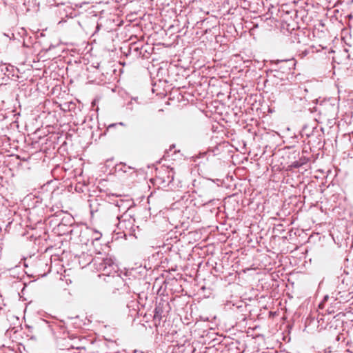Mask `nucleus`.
<instances>
[{
  "instance_id": "nucleus-1",
  "label": "nucleus",
  "mask_w": 353,
  "mask_h": 353,
  "mask_svg": "<svg viewBox=\"0 0 353 353\" xmlns=\"http://www.w3.org/2000/svg\"><path fill=\"white\" fill-rule=\"evenodd\" d=\"M295 65L296 62L293 59L277 60L272 63V68L270 70L268 75L285 81L288 79V76L292 73Z\"/></svg>"
},
{
  "instance_id": "nucleus-2",
  "label": "nucleus",
  "mask_w": 353,
  "mask_h": 353,
  "mask_svg": "<svg viewBox=\"0 0 353 353\" xmlns=\"http://www.w3.org/2000/svg\"><path fill=\"white\" fill-rule=\"evenodd\" d=\"M92 263L95 268L103 274L110 275L112 272L116 273L115 265L111 259L94 257Z\"/></svg>"
},
{
  "instance_id": "nucleus-3",
  "label": "nucleus",
  "mask_w": 353,
  "mask_h": 353,
  "mask_svg": "<svg viewBox=\"0 0 353 353\" xmlns=\"http://www.w3.org/2000/svg\"><path fill=\"white\" fill-rule=\"evenodd\" d=\"M174 171L173 168H165L160 170L157 175V179L161 183L165 186L170 185L174 179Z\"/></svg>"
},
{
  "instance_id": "nucleus-4",
  "label": "nucleus",
  "mask_w": 353,
  "mask_h": 353,
  "mask_svg": "<svg viewBox=\"0 0 353 353\" xmlns=\"http://www.w3.org/2000/svg\"><path fill=\"white\" fill-rule=\"evenodd\" d=\"M303 91H306V89L303 90L301 87H297L293 90V93L292 94V99L294 100V101H296V99L302 101V97H299V95L301 94Z\"/></svg>"
},
{
  "instance_id": "nucleus-5",
  "label": "nucleus",
  "mask_w": 353,
  "mask_h": 353,
  "mask_svg": "<svg viewBox=\"0 0 353 353\" xmlns=\"http://www.w3.org/2000/svg\"><path fill=\"white\" fill-rule=\"evenodd\" d=\"M115 205L118 207L119 210L122 207L123 208V210H125V211L129 209L128 201H125L122 199H120L119 201H117Z\"/></svg>"
},
{
  "instance_id": "nucleus-6",
  "label": "nucleus",
  "mask_w": 353,
  "mask_h": 353,
  "mask_svg": "<svg viewBox=\"0 0 353 353\" xmlns=\"http://www.w3.org/2000/svg\"><path fill=\"white\" fill-rule=\"evenodd\" d=\"M64 11L65 12V16L66 17H72V8L69 7V6H67L64 8Z\"/></svg>"
},
{
  "instance_id": "nucleus-7",
  "label": "nucleus",
  "mask_w": 353,
  "mask_h": 353,
  "mask_svg": "<svg viewBox=\"0 0 353 353\" xmlns=\"http://www.w3.org/2000/svg\"><path fill=\"white\" fill-rule=\"evenodd\" d=\"M304 164L305 162H300L299 161H296L292 163L291 166L294 168H298Z\"/></svg>"
},
{
  "instance_id": "nucleus-8",
  "label": "nucleus",
  "mask_w": 353,
  "mask_h": 353,
  "mask_svg": "<svg viewBox=\"0 0 353 353\" xmlns=\"http://www.w3.org/2000/svg\"><path fill=\"white\" fill-rule=\"evenodd\" d=\"M329 299V296L327 295L325 296L323 301L319 303V308H323L325 302Z\"/></svg>"
},
{
  "instance_id": "nucleus-9",
  "label": "nucleus",
  "mask_w": 353,
  "mask_h": 353,
  "mask_svg": "<svg viewBox=\"0 0 353 353\" xmlns=\"http://www.w3.org/2000/svg\"><path fill=\"white\" fill-rule=\"evenodd\" d=\"M335 307L334 306H332L331 305L330 307H328L327 309L326 310V312L328 313V314H333L334 313L335 310Z\"/></svg>"
},
{
  "instance_id": "nucleus-10",
  "label": "nucleus",
  "mask_w": 353,
  "mask_h": 353,
  "mask_svg": "<svg viewBox=\"0 0 353 353\" xmlns=\"http://www.w3.org/2000/svg\"><path fill=\"white\" fill-rule=\"evenodd\" d=\"M122 168H121V170H123L124 172H127V170H126V165L125 163L122 164Z\"/></svg>"
},
{
  "instance_id": "nucleus-11",
  "label": "nucleus",
  "mask_w": 353,
  "mask_h": 353,
  "mask_svg": "<svg viewBox=\"0 0 353 353\" xmlns=\"http://www.w3.org/2000/svg\"><path fill=\"white\" fill-rule=\"evenodd\" d=\"M299 161L300 162H305V163H306L307 161V159H306V158L300 159Z\"/></svg>"
},
{
  "instance_id": "nucleus-12",
  "label": "nucleus",
  "mask_w": 353,
  "mask_h": 353,
  "mask_svg": "<svg viewBox=\"0 0 353 353\" xmlns=\"http://www.w3.org/2000/svg\"><path fill=\"white\" fill-rule=\"evenodd\" d=\"M116 125H117V124H116V123L110 124V125H108V129H110V128H114V127H115Z\"/></svg>"
},
{
  "instance_id": "nucleus-13",
  "label": "nucleus",
  "mask_w": 353,
  "mask_h": 353,
  "mask_svg": "<svg viewBox=\"0 0 353 353\" xmlns=\"http://www.w3.org/2000/svg\"><path fill=\"white\" fill-rule=\"evenodd\" d=\"M340 315H342L343 316H345L344 313H339L336 316H334V319L339 317Z\"/></svg>"
},
{
  "instance_id": "nucleus-14",
  "label": "nucleus",
  "mask_w": 353,
  "mask_h": 353,
  "mask_svg": "<svg viewBox=\"0 0 353 353\" xmlns=\"http://www.w3.org/2000/svg\"><path fill=\"white\" fill-rule=\"evenodd\" d=\"M155 312H156V314H155L154 316H156V315L158 314L157 308H155Z\"/></svg>"
},
{
  "instance_id": "nucleus-15",
  "label": "nucleus",
  "mask_w": 353,
  "mask_h": 353,
  "mask_svg": "<svg viewBox=\"0 0 353 353\" xmlns=\"http://www.w3.org/2000/svg\"><path fill=\"white\" fill-rule=\"evenodd\" d=\"M122 217H123V216H118L117 218H118V219H119V220H121V218H122Z\"/></svg>"
},
{
  "instance_id": "nucleus-16",
  "label": "nucleus",
  "mask_w": 353,
  "mask_h": 353,
  "mask_svg": "<svg viewBox=\"0 0 353 353\" xmlns=\"http://www.w3.org/2000/svg\"><path fill=\"white\" fill-rule=\"evenodd\" d=\"M336 339H337L338 341H339V340H340L339 335H338V336H337Z\"/></svg>"
},
{
  "instance_id": "nucleus-17",
  "label": "nucleus",
  "mask_w": 353,
  "mask_h": 353,
  "mask_svg": "<svg viewBox=\"0 0 353 353\" xmlns=\"http://www.w3.org/2000/svg\"><path fill=\"white\" fill-rule=\"evenodd\" d=\"M119 125H123L124 124H123V123L121 122V123H119Z\"/></svg>"
},
{
  "instance_id": "nucleus-18",
  "label": "nucleus",
  "mask_w": 353,
  "mask_h": 353,
  "mask_svg": "<svg viewBox=\"0 0 353 353\" xmlns=\"http://www.w3.org/2000/svg\"><path fill=\"white\" fill-rule=\"evenodd\" d=\"M132 99L134 100V101H137V98H134Z\"/></svg>"
}]
</instances>
